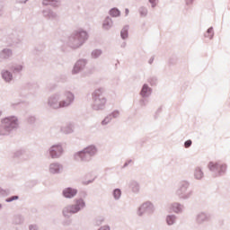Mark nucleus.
Listing matches in <instances>:
<instances>
[{"label": "nucleus", "mask_w": 230, "mask_h": 230, "mask_svg": "<svg viewBox=\"0 0 230 230\" xmlns=\"http://www.w3.org/2000/svg\"><path fill=\"white\" fill-rule=\"evenodd\" d=\"M1 76L6 84H11V82L13 80V74L11 72V70H2Z\"/></svg>", "instance_id": "f3484780"}, {"label": "nucleus", "mask_w": 230, "mask_h": 230, "mask_svg": "<svg viewBox=\"0 0 230 230\" xmlns=\"http://www.w3.org/2000/svg\"><path fill=\"white\" fill-rule=\"evenodd\" d=\"M173 213L176 215H181L184 211V205L181 204L180 202H174L171 206Z\"/></svg>", "instance_id": "412c9836"}, {"label": "nucleus", "mask_w": 230, "mask_h": 230, "mask_svg": "<svg viewBox=\"0 0 230 230\" xmlns=\"http://www.w3.org/2000/svg\"><path fill=\"white\" fill-rule=\"evenodd\" d=\"M93 182L92 180H89L88 181L85 182V184H91Z\"/></svg>", "instance_id": "13d9d810"}, {"label": "nucleus", "mask_w": 230, "mask_h": 230, "mask_svg": "<svg viewBox=\"0 0 230 230\" xmlns=\"http://www.w3.org/2000/svg\"><path fill=\"white\" fill-rule=\"evenodd\" d=\"M128 188L131 190L132 193H135L136 195L141 190V185L136 180L129 181Z\"/></svg>", "instance_id": "dca6fc26"}, {"label": "nucleus", "mask_w": 230, "mask_h": 230, "mask_svg": "<svg viewBox=\"0 0 230 230\" xmlns=\"http://www.w3.org/2000/svg\"><path fill=\"white\" fill-rule=\"evenodd\" d=\"M152 88L148 86V84H144L139 92V94L142 98H150L152 96Z\"/></svg>", "instance_id": "2eb2a0df"}, {"label": "nucleus", "mask_w": 230, "mask_h": 230, "mask_svg": "<svg viewBox=\"0 0 230 230\" xmlns=\"http://www.w3.org/2000/svg\"><path fill=\"white\" fill-rule=\"evenodd\" d=\"M23 97H25V98H26V95H23Z\"/></svg>", "instance_id": "e2e57ef3"}, {"label": "nucleus", "mask_w": 230, "mask_h": 230, "mask_svg": "<svg viewBox=\"0 0 230 230\" xmlns=\"http://www.w3.org/2000/svg\"><path fill=\"white\" fill-rule=\"evenodd\" d=\"M208 168L214 177H224L227 173V164L222 161H211L208 163Z\"/></svg>", "instance_id": "0eeeda50"}, {"label": "nucleus", "mask_w": 230, "mask_h": 230, "mask_svg": "<svg viewBox=\"0 0 230 230\" xmlns=\"http://www.w3.org/2000/svg\"><path fill=\"white\" fill-rule=\"evenodd\" d=\"M89 39V33L82 29L75 31L69 37L67 40V45L71 49H78L82 48L83 44Z\"/></svg>", "instance_id": "39448f33"}, {"label": "nucleus", "mask_w": 230, "mask_h": 230, "mask_svg": "<svg viewBox=\"0 0 230 230\" xmlns=\"http://www.w3.org/2000/svg\"><path fill=\"white\" fill-rule=\"evenodd\" d=\"M163 112V108H158L157 111H156V116H159V114H161Z\"/></svg>", "instance_id": "864d4df0"}, {"label": "nucleus", "mask_w": 230, "mask_h": 230, "mask_svg": "<svg viewBox=\"0 0 230 230\" xmlns=\"http://www.w3.org/2000/svg\"><path fill=\"white\" fill-rule=\"evenodd\" d=\"M165 223L167 226H172L177 224V216L169 214L165 217Z\"/></svg>", "instance_id": "5701e85b"}, {"label": "nucleus", "mask_w": 230, "mask_h": 230, "mask_svg": "<svg viewBox=\"0 0 230 230\" xmlns=\"http://www.w3.org/2000/svg\"><path fill=\"white\" fill-rule=\"evenodd\" d=\"M129 26L128 25H125L121 31H120V38L122 39V40H127V39H128V30H129Z\"/></svg>", "instance_id": "cd10ccee"}, {"label": "nucleus", "mask_w": 230, "mask_h": 230, "mask_svg": "<svg viewBox=\"0 0 230 230\" xmlns=\"http://www.w3.org/2000/svg\"><path fill=\"white\" fill-rule=\"evenodd\" d=\"M211 219V216L208 212H199L196 215V223L199 226H202V224H206V222H209Z\"/></svg>", "instance_id": "4468645a"}, {"label": "nucleus", "mask_w": 230, "mask_h": 230, "mask_svg": "<svg viewBox=\"0 0 230 230\" xmlns=\"http://www.w3.org/2000/svg\"><path fill=\"white\" fill-rule=\"evenodd\" d=\"M138 13L140 17H147L148 15V8L145 5H142L138 8Z\"/></svg>", "instance_id": "2f4dec72"}, {"label": "nucleus", "mask_w": 230, "mask_h": 230, "mask_svg": "<svg viewBox=\"0 0 230 230\" xmlns=\"http://www.w3.org/2000/svg\"><path fill=\"white\" fill-rule=\"evenodd\" d=\"M42 14L45 17V19H49L50 21H54L58 17L57 13H55L51 9H45L42 11Z\"/></svg>", "instance_id": "6ab92c4d"}, {"label": "nucleus", "mask_w": 230, "mask_h": 230, "mask_svg": "<svg viewBox=\"0 0 230 230\" xmlns=\"http://www.w3.org/2000/svg\"><path fill=\"white\" fill-rule=\"evenodd\" d=\"M3 15V10H0V17Z\"/></svg>", "instance_id": "052dcab7"}, {"label": "nucleus", "mask_w": 230, "mask_h": 230, "mask_svg": "<svg viewBox=\"0 0 230 230\" xmlns=\"http://www.w3.org/2000/svg\"><path fill=\"white\" fill-rule=\"evenodd\" d=\"M134 164V161L132 159H128L126 160V162L124 163V164L122 165V170H124V168H127L128 166H132Z\"/></svg>", "instance_id": "a19ab883"}, {"label": "nucleus", "mask_w": 230, "mask_h": 230, "mask_svg": "<svg viewBox=\"0 0 230 230\" xmlns=\"http://www.w3.org/2000/svg\"><path fill=\"white\" fill-rule=\"evenodd\" d=\"M186 6H191L193 3H195V0H184Z\"/></svg>", "instance_id": "09e8293b"}, {"label": "nucleus", "mask_w": 230, "mask_h": 230, "mask_svg": "<svg viewBox=\"0 0 230 230\" xmlns=\"http://www.w3.org/2000/svg\"><path fill=\"white\" fill-rule=\"evenodd\" d=\"M62 170H64V165L58 162H54L49 166V172L52 175H58V173H62Z\"/></svg>", "instance_id": "ddd939ff"}, {"label": "nucleus", "mask_w": 230, "mask_h": 230, "mask_svg": "<svg viewBox=\"0 0 230 230\" xmlns=\"http://www.w3.org/2000/svg\"><path fill=\"white\" fill-rule=\"evenodd\" d=\"M16 3L22 4L28 3V0H16Z\"/></svg>", "instance_id": "603ef678"}, {"label": "nucleus", "mask_w": 230, "mask_h": 230, "mask_svg": "<svg viewBox=\"0 0 230 230\" xmlns=\"http://www.w3.org/2000/svg\"><path fill=\"white\" fill-rule=\"evenodd\" d=\"M13 224H15V226H21V224H24V217L22 215H15L13 217Z\"/></svg>", "instance_id": "c756f323"}, {"label": "nucleus", "mask_w": 230, "mask_h": 230, "mask_svg": "<svg viewBox=\"0 0 230 230\" xmlns=\"http://www.w3.org/2000/svg\"><path fill=\"white\" fill-rule=\"evenodd\" d=\"M112 197L114 200H119L121 199V189L117 188L112 190Z\"/></svg>", "instance_id": "473e14b6"}, {"label": "nucleus", "mask_w": 230, "mask_h": 230, "mask_svg": "<svg viewBox=\"0 0 230 230\" xmlns=\"http://www.w3.org/2000/svg\"><path fill=\"white\" fill-rule=\"evenodd\" d=\"M128 13H130V11L128 10V8L125 9V15L126 17L128 16Z\"/></svg>", "instance_id": "6e6d98bb"}, {"label": "nucleus", "mask_w": 230, "mask_h": 230, "mask_svg": "<svg viewBox=\"0 0 230 230\" xmlns=\"http://www.w3.org/2000/svg\"><path fill=\"white\" fill-rule=\"evenodd\" d=\"M190 183L188 181H182L180 182L178 189L176 190V196L181 200H190L193 195V190H190Z\"/></svg>", "instance_id": "6e6552de"}, {"label": "nucleus", "mask_w": 230, "mask_h": 230, "mask_svg": "<svg viewBox=\"0 0 230 230\" xmlns=\"http://www.w3.org/2000/svg\"><path fill=\"white\" fill-rule=\"evenodd\" d=\"M76 195H78V189L66 187L62 190V197H64V199H75Z\"/></svg>", "instance_id": "f8f14e48"}, {"label": "nucleus", "mask_w": 230, "mask_h": 230, "mask_svg": "<svg viewBox=\"0 0 230 230\" xmlns=\"http://www.w3.org/2000/svg\"><path fill=\"white\" fill-rule=\"evenodd\" d=\"M89 64V59L87 58H79L74 65L72 68V75H79L82 73L84 69H85L86 66Z\"/></svg>", "instance_id": "9b49d317"}, {"label": "nucleus", "mask_w": 230, "mask_h": 230, "mask_svg": "<svg viewBox=\"0 0 230 230\" xmlns=\"http://www.w3.org/2000/svg\"><path fill=\"white\" fill-rule=\"evenodd\" d=\"M2 210H3V204L0 203V211H2Z\"/></svg>", "instance_id": "bf43d9fd"}, {"label": "nucleus", "mask_w": 230, "mask_h": 230, "mask_svg": "<svg viewBox=\"0 0 230 230\" xmlns=\"http://www.w3.org/2000/svg\"><path fill=\"white\" fill-rule=\"evenodd\" d=\"M155 212V207L151 201H146L137 208V217H143L144 215H154Z\"/></svg>", "instance_id": "1a4fd4ad"}, {"label": "nucleus", "mask_w": 230, "mask_h": 230, "mask_svg": "<svg viewBox=\"0 0 230 230\" xmlns=\"http://www.w3.org/2000/svg\"><path fill=\"white\" fill-rule=\"evenodd\" d=\"M108 116H111V119H116V118H119V111L115 110L111 113H110Z\"/></svg>", "instance_id": "ea45409f"}, {"label": "nucleus", "mask_w": 230, "mask_h": 230, "mask_svg": "<svg viewBox=\"0 0 230 230\" xmlns=\"http://www.w3.org/2000/svg\"><path fill=\"white\" fill-rule=\"evenodd\" d=\"M112 24H113L112 18L110 16H106L102 22V28L103 30L109 31L111 30V27L112 26Z\"/></svg>", "instance_id": "a878e982"}, {"label": "nucleus", "mask_w": 230, "mask_h": 230, "mask_svg": "<svg viewBox=\"0 0 230 230\" xmlns=\"http://www.w3.org/2000/svg\"><path fill=\"white\" fill-rule=\"evenodd\" d=\"M15 200H19V195H13L11 197H8L4 199V202L10 204V202H13Z\"/></svg>", "instance_id": "4c0bfd02"}, {"label": "nucleus", "mask_w": 230, "mask_h": 230, "mask_svg": "<svg viewBox=\"0 0 230 230\" xmlns=\"http://www.w3.org/2000/svg\"><path fill=\"white\" fill-rule=\"evenodd\" d=\"M193 145V141L191 139H188L184 142V148H190Z\"/></svg>", "instance_id": "c03bdc74"}, {"label": "nucleus", "mask_w": 230, "mask_h": 230, "mask_svg": "<svg viewBox=\"0 0 230 230\" xmlns=\"http://www.w3.org/2000/svg\"><path fill=\"white\" fill-rule=\"evenodd\" d=\"M159 0H148V3H150L151 4V8H155V6H157V2Z\"/></svg>", "instance_id": "a18cd8bd"}, {"label": "nucleus", "mask_w": 230, "mask_h": 230, "mask_svg": "<svg viewBox=\"0 0 230 230\" xmlns=\"http://www.w3.org/2000/svg\"><path fill=\"white\" fill-rule=\"evenodd\" d=\"M62 225L65 226V227H67V226H71V220L66 219L63 221Z\"/></svg>", "instance_id": "de8ad7c7"}, {"label": "nucleus", "mask_w": 230, "mask_h": 230, "mask_svg": "<svg viewBox=\"0 0 230 230\" xmlns=\"http://www.w3.org/2000/svg\"><path fill=\"white\" fill-rule=\"evenodd\" d=\"M101 55H103V50L100 49H95L91 52V58H93V60H96L100 58Z\"/></svg>", "instance_id": "c85d7f7f"}, {"label": "nucleus", "mask_w": 230, "mask_h": 230, "mask_svg": "<svg viewBox=\"0 0 230 230\" xmlns=\"http://www.w3.org/2000/svg\"><path fill=\"white\" fill-rule=\"evenodd\" d=\"M98 155V146L96 145H89L73 154L72 159L75 163H91L93 157Z\"/></svg>", "instance_id": "20e7f679"}, {"label": "nucleus", "mask_w": 230, "mask_h": 230, "mask_svg": "<svg viewBox=\"0 0 230 230\" xmlns=\"http://www.w3.org/2000/svg\"><path fill=\"white\" fill-rule=\"evenodd\" d=\"M3 116V111L0 110V118Z\"/></svg>", "instance_id": "680f3d73"}, {"label": "nucleus", "mask_w": 230, "mask_h": 230, "mask_svg": "<svg viewBox=\"0 0 230 230\" xmlns=\"http://www.w3.org/2000/svg\"><path fill=\"white\" fill-rule=\"evenodd\" d=\"M193 175L196 181H202V179H204V171H202V167L196 166L194 168Z\"/></svg>", "instance_id": "aec40b11"}, {"label": "nucleus", "mask_w": 230, "mask_h": 230, "mask_svg": "<svg viewBox=\"0 0 230 230\" xmlns=\"http://www.w3.org/2000/svg\"><path fill=\"white\" fill-rule=\"evenodd\" d=\"M204 37L206 39H209L210 40H213V37H215V31H213V27H209L207 31L204 34Z\"/></svg>", "instance_id": "f704fd0d"}, {"label": "nucleus", "mask_w": 230, "mask_h": 230, "mask_svg": "<svg viewBox=\"0 0 230 230\" xmlns=\"http://www.w3.org/2000/svg\"><path fill=\"white\" fill-rule=\"evenodd\" d=\"M43 6H52L53 8H58L60 6V1L58 0H43Z\"/></svg>", "instance_id": "b1692460"}, {"label": "nucleus", "mask_w": 230, "mask_h": 230, "mask_svg": "<svg viewBox=\"0 0 230 230\" xmlns=\"http://www.w3.org/2000/svg\"><path fill=\"white\" fill-rule=\"evenodd\" d=\"M19 128V118L16 116H8L0 119V137H8Z\"/></svg>", "instance_id": "f03ea898"}, {"label": "nucleus", "mask_w": 230, "mask_h": 230, "mask_svg": "<svg viewBox=\"0 0 230 230\" xmlns=\"http://www.w3.org/2000/svg\"><path fill=\"white\" fill-rule=\"evenodd\" d=\"M10 72L13 73V75H21L22 72V69H24V66L19 65V64H14L9 66Z\"/></svg>", "instance_id": "4be33fe9"}, {"label": "nucleus", "mask_w": 230, "mask_h": 230, "mask_svg": "<svg viewBox=\"0 0 230 230\" xmlns=\"http://www.w3.org/2000/svg\"><path fill=\"white\" fill-rule=\"evenodd\" d=\"M75 103V93L71 91H65L63 93L57 92L51 94L47 101L49 109L58 111V109H69Z\"/></svg>", "instance_id": "f257e3e1"}, {"label": "nucleus", "mask_w": 230, "mask_h": 230, "mask_svg": "<svg viewBox=\"0 0 230 230\" xmlns=\"http://www.w3.org/2000/svg\"><path fill=\"white\" fill-rule=\"evenodd\" d=\"M31 83H26L22 86V91H24V89H31Z\"/></svg>", "instance_id": "49530a36"}, {"label": "nucleus", "mask_w": 230, "mask_h": 230, "mask_svg": "<svg viewBox=\"0 0 230 230\" xmlns=\"http://www.w3.org/2000/svg\"><path fill=\"white\" fill-rule=\"evenodd\" d=\"M120 48H127V42H122L120 45Z\"/></svg>", "instance_id": "4d7b16f0"}, {"label": "nucleus", "mask_w": 230, "mask_h": 230, "mask_svg": "<svg viewBox=\"0 0 230 230\" xmlns=\"http://www.w3.org/2000/svg\"><path fill=\"white\" fill-rule=\"evenodd\" d=\"M50 159H60L64 155V147L58 143L52 145L47 151Z\"/></svg>", "instance_id": "9d476101"}, {"label": "nucleus", "mask_w": 230, "mask_h": 230, "mask_svg": "<svg viewBox=\"0 0 230 230\" xmlns=\"http://www.w3.org/2000/svg\"><path fill=\"white\" fill-rule=\"evenodd\" d=\"M28 123H30V125H33L35 123V121H37V118H35V116H30L27 119Z\"/></svg>", "instance_id": "37998d69"}, {"label": "nucleus", "mask_w": 230, "mask_h": 230, "mask_svg": "<svg viewBox=\"0 0 230 230\" xmlns=\"http://www.w3.org/2000/svg\"><path fill=\"white\" fill-rule=\"evenodd\" d=\"M79 193H81L82 198L75 199L74 204L67 205L62 209V215L65 218H71L72 215H76L77 213H80V211L85 209V197H87V191L85 190H80Z\"/></svg>", "instance_id": "7ed1b4c3"}, {"label": "nucleus", "mask_w": 230, "mask_h": 230, "mask_svg": "<svg viewBox=\"0 0 230 230\" xmlns=\"http://www.w3.org/2000/svg\"><path fill=\"white\" fill-rule=\"evenodd\" d=\"M105 222V217H97L93 219V226H95L96 227H100V226H102V224H103Z\"/></svg>", "instance_id": "72a5a7b5"}, {"label": "nucleus", "mask_w": 230, "mask_h": 230, "mask_svg": "<svg viewBox=\"0 0 230 230\" xmlns=\"http://www.w3.org/2000/svg\"><path fill=\"white\" fill-rule=\"evenodd\" d=\"M97 230H111V226L109 225L102 226Z\"/></svg>", "instance_id": "8fccbe9b"}, {"label": "nucleus", "mask_w": 230, "mask_h": 230, "mask_svg": "<svg viewBox=\"0 0 230 230\" xmlns=\"http://www.w3.org/2000/svg\"><path fill=\"white\" fill-rule=\"evenodd\" d=\"M13 51L11 49H3L0 51V58L1 60H10L11 57H13Z\"/></svg>", "instance_id": "a211bd4d"}, {"label": "nucleus", "mask_w": 230, "mask_h": 230, "mask_svg": "<svg viewBox=\"0 0 230 230\" xmlns=\"http://www.w3.org/2000/svg\"><path fill=\"white\" fill-rule=\"evenodd\" d=\"M147 97H142L139 100V105L140 107H146V105H148V99H146Z\"/></svg>", "instance_id": "58836bf2"}, {"label": "nucleus", "mask_w": 230, "mask_h": 230, "mask_svg": "<svg viewBox=\"0 0 230 230\" xmlns=\"http://www.w3.org/2000/svg\"><path fill=\"white\" fill-rule=\"evenodd\" d=\"M148 84L154 87L155 85H157V76L155 75H151L148 79H147Z\"/></svg>", "instance_id": "e433bc0d"}, {"label": "nucleus", "mask_w": 230, "mask_h": 230, "mask_svg": "<svg viewBox=\"0 0 230 230\" xmlns=\"http://www.w3.org/2000/svg\"><path fill=\"white\" fill-rule=\"evenodd\" d=\"M60 130L63 134H73L75 132V125L69 123L66 126L61 127Z\"/></svg>", "instance_id": "393cba45"}, {"label": "nucleus", "mask_w": 230, "mask_h": 230, "mask_svg": "<svg viewBox=\"0 0 230 230\" xmlns=\"http://www.w3.org/2000/svg\"><path fill=\"white\" fill-rule=\"evenodd\" d=\"M10 195H12V189H3V187L0 186V197L4 199L6 197H10Z\"/></svg>", "instance_id": "7c9ffc66"}, {"label": "nucleus", "mask_w": 230, "mask_h": 230, "mask_svg": "<svg viewBox=\"0 0 230 230\" xmlns=\"http://www.w3.org/2000/svg\"><path fill=\"white\" fill-rule=\"evenodd\" d=\"M24 154H26L25 149H18L13 153V157H14V158L22 157V155H24Z\"/></svg>", "instance_id": "c9c22d12"}, {"label": "nucleus", "mask_w": 230, "mask_h": 230, "mask_svg": "<svg viewBox=\"0 0 230 230\" xmlns=\"http://www.w3.org/2000/svg\"><path fill=\"white\" fill-rule=\"evenodd\" d=\"M109 15L113 18L121 17V11L118 7H113L110 9Z\"/></svg>", "instance_id": "bb28decb"}, {"label": "nucleus", "mask_w": 230, "mask_h": 230, "mask_svg": "<svg viewBox=\"0 0 230 230\" xmlns=\"http://www.w3.org/2000/svg\"><path fill=\"white\" fill-rule=\"evenodd\" d=\"M111 121H112V119H111V116L108 115L104 118V119L101 123L102 125L105 126V125H109Z\"/></svg>", "instance_id": "79ce46f5"}, {"label": "nucleus", "mask_w": 230, "mask_h": 230, "mask_svg": "<svg viewBox=\"0 0 230 230\" xmlns=\"http://www.w3.org/2000/svg\"><path fill=\"white\" fill-rule=\"evenodd\" d=\"M92 109L93 111H105L107 97H105V88L95 89L92 93Z\"/></svg>", "instance_id": "423d86ee"}, {"label": "nucleus", "mask_w": 230, "mask_h": 230, "mask_svg": "<svg viewBox=\"0 0 230 230\" xmlns=\"http://www.w3.org/2000/svg\"><path fill=\"white\" fill-rule=\"evenodd\" d=\"M154 60H155L154 57L150 58V59L148 60V64L150 65L154 64Z\"/></svg>", "instance_id": "5fc2aeb1"}, {"label": "nucleus", "mask_w": 230, "mask_h": 230, "mask_svg": "<svg viewBox=\"0 0 230 230\" xmlns=\"http://www.w3.org/2000/svg\"><path fill=\"white\" fill-rule=\"evenodd\" d=\"M29 229L30 230H39V226H37L36 225H31L29 226Z\"/></svg>", "instance_id": "3c124183"}]
</instances>
